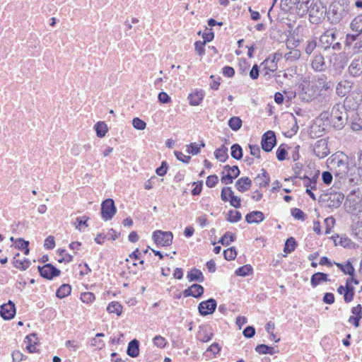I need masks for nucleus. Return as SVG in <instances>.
Returning a JSON list of instances; mask_svg holds the SVG:
<instances>
[{
	"label": "nucleus",
	"mask_w": 362,
	"mask_h": 362,
	"mask_svg": "<svg viewBox=\"0 0 362 362\" xmlns=\"http://www.w3.org/2000/svg\"><path fill=\"white\" fill-rule=\"evenodd\" d=\"M361 99H354L352 95H349L344 100V104L334 105L331 111V121L334 128L341 129L346 123L349 114L347 108L355 110L359 105Z\"/></svg>",
	"instance_id": "f257e3e1"
},
{
	"label": "nucleus",
	"mask_w": 362,
	"mask_h": 362,
	"mask_svg": "<svg viewBox=\"0 0 362 362\" xmlns=\"http://www.w3.org/2000/svg\"><path fill=\"white\" fill-rule=\"evenodd\" d=\"M349 0H334L329 5L327 12L328 21L332 24H337L349 15Z\"/></svg>",
	"instance_id": "f03ea898"
},
{
	"label": "nucleus",
	"mask_w": 362,
	"mask_h": 362,
	"mask_svg": "<svg viewBox=\"0 0 362 362\" xmlns=\"http://www.w3.org/2000/svg\"><path fill=\"white\" fill-rule=\"evenodd\" d=\"M336 40V34L331 30H327L321 35L319 47L325 51H327L330 48L334 51H339L341 48V45Z\"/></svg>",
	"instance_id": "7ed1b4c3"
},
{
	"label": "nucleus",
	"mask_w": 362,
	"mask_h": 362,
	"mask_svg": "<svg viewBox=\"0 0 362 362\" xmlns=\"http://www.w3.org/2000/svg\"><path fill=\"white\" fill-rule=\"evenodd\" d=\"M154 242L158 246H169L173 243V235L170 231L156 230L152 236Z\"/></svg>",
	"instance_id": "20e7f679"
},
{
	"label": "nucleus",
	"mask_w": 362,
	"mask_h": 362,
	"mask_svg": "<svg viewBox=\"0 0 362 362\" xmlns=\"http://www.w3.org/2000/svg\"><path fill=\"white\" fill-rule=\"evenodd\" d=\"M117 209L112 199H107L101 204V216L104 221H110L115 215Z\"/></svg>",
	"instance_id": "39448f33"
},
{
	"label": "nucleus",
	"mask_w": 362,
	"mask_h": 362,
	"mask_svg": "<svg viewBox=\"0 0 362 362\" xmlns=\"http://www.w3.org/2000/svg\"><path fill=\"white\" fill-rule=\"evenodd\" d=\"M221 198L223 202H230L231 206L235 209L240 207V199L234 195V193L230 187H225L221 189Z\"/></svg>",
	"instance_id": "423d86ee"
},
{
	"label": "nucleus",
	"mask_w": 362,
	"mask_h": 362,
	"mask_svg": "<svg viewBox=\"0 0 362 362\" xmlns=\"http://www.w3.org/2000/svg\"><path fill=\"white\" fill-rule=\"evenodd\" d=\"M276 142V139L274 132L268 131L262 136L261 146L264 151L269 152L275 146Z\"/></svg>",
	"instance_id": "0eeeda50"
},
{
	"label": "nucleus",
	"mask_w": 362,
	"mask_h": 362,
	"mask_svg": "<svg viewBox=\"0 0 362 362\" xmlns=\"http://www.w3.org/2000/svg\"><path fill=\"white\" fill-rule=\"evenodd\" d=\"M217 307V303L215 299L209 298L207 300L202 301L199 304V313L202 316L212 314Z\"/></svg>",
	"instance_id": "6e6552de"
},
{
	"label": "nucleus",
	"mask_w": 362,
	"mask_h": 362,
	"mask_svg": "<svg viewBox=\"0 0 362 362\" xmlns=\"http://www.w3.org/2000/svg\"><path fill=\"white\" fill-rule=\"evenodd\" d=\"M38 270L42 277L49 280L60 274V270L51 264H47L42 267L39 266Z\"/></svg>",
	"instance_id": "1a4fd4ad"
},
{
	"label": "nucleus",
	"mask_w": 362,
	"mask_h": 362,
	"mask_svg": "<svg viewBox=\"0 0 362 362\" xmlns=\"http://www.w3.org/2000/svg\"><path fill=\"white\" fill-rule=\"evenodd\" d=\"M277 56L278 54H275L272 57H268L264 59L261 64V66H263L262 71L265 76L269 75L270 73H273L277 69V60L279 59Z\"/></svg>",
	"instance_id": "9d476101"
},
{
	"label": "nucleus",
	"mask_w": 362,
	"mask_h": 362,
	"mask_svg": "<svg viewBox=\"0 0 362 362\" xmlns=\"http://www.w3.org/2000/svg\"><path fill=\"white\" fill-rule=\"evenodd\" d=\"M313 152L320 158L326 157L329 153L327 141L325 139L317 141L314 145Z\"/></svg>",
	"instance_id": "9b49d317"
},
{
	"label": "nucleus",
	"mask_w": 362,
	"mask_h": 362,
	"mask_svg": "<svg viewBox=\"0 0 362 362\" xmlns=\"http://www.w3.org/2000/svg\"><path fill=\"white\" fill-rule=\"evenodd\" d=\"M16 306L13 302L8 300L0 307V315L4 320H11L16 315Z\"/></svg>",
	"instance_id": "f8f14e48"
},
{
	"label": "nucleus",
	"mask_w": 362,
	"mask_h": 362,
	"mask_svg": "<svg viewBox=\"0 0 362 362\" xmlns=\"http://www.w3.org/2000/svg\"><path fill=\"white\" fill-rule=\"evenodd\" d=\"M311 67L315 71L322 72L328 68V64L322 54H316L311 62Z\"/></svg>",
	"instance_id": "ddd939ff"
},
{
	"label": "nucleus",
	"mask_w": 362,
	"mask_h": 362,
	"mask_svg": "<svg viewBox=\"0 0 362 362\" xmlns=\"http://www.w3.org/2000/svg\"><path fill=\"white\" fill-rule=\"evenodd\" d=\"M326 197H327L325 200L327 206L335 209L340 206L344 197V194L341 192L330 193L327 194Z\"/></svg>",
	"instance_id": "4468645a"
},
{
	"label": "nucleus",
	"mask_w": 362,
	"mask_h": 362,
	"mask_svg": "<svg viewBox=\"0 0 362 362\" xmlns=\"http://www.w3.org/2000/svg\"><path fill=\"white\" fill-rule=\"evenodd\" d=\"M349 72L354 77L362 74V56L354 58L351 61L349 66Z\"/></svg>",
	"instance_id": "2eb2a0df"
},
{
	"label": "nucleus",
	"mask_w": 362,
	"mask_h": 362,
	"mask_svg": "<svg viewBox=\"0 0 362 362\" xmlns=\"http://www.w3.org/2000/svg\"><path fill=\"white\" fill-rule=\"evenodd\" d=\"M221 174V182L225 185L231 184L233 179L239 176L240 170L237 165H234L231 167V170L228 171L227 174H224V171H223Z\"/></svg>",
	"instance_id": "dca6fc26"
},
{
	"label": "nucleus",
	"mask_w": 362,
	"mask_h": 362,
	"mask_svg": "<svg viewBox=\"0 0 362 362\" xmlns=\"http://www.w3.org/2000/svg\"><path fill=\"white\" fill-rule=\"evenodd\" d=\"M312 88H313V82L303 86L302 90L299 93V98L305 102L313 100L316 96L313 94Z\"/></svg>",
	"instance_id": "f3484780"
},
{
	"label": "nucleus",
	"mask_w": 362,
	"mask_h": 362,
	"mask_svg": "<svg viewBox=\"0 0 362 362\" xmlns=\"http://www.w3.org/2000/svg\"><path fill=\"white\" fill-rule=\"evenodd\" d=\"M352 83L347 80H343L338 83L336 87V93L340 97L345 96L351 90Z\"/></svg>",
	"instance_id": "a211bd4d"
},
{
	"label": "nucleus",
	"mask_w": 362,
	"mask_h": 362,
	"mask_svg": "<svg viewBox=\"0 0 362 362\" xmlns=\"http://www.w3.org/2000/svg\"><path fill=\"white\" fill-rule=\"evenodd\" d=\"M264 219V215L262 211H254L247 214L245 220L248 223H259Z\"/></svg>",
	"instance_id": "6ab92c4d"
},
{
	"label": "nucleus",
	"mask_w": 362,
	"mask_h": 362,
	"mask_svg": "<svg viewBox=\"0 0 362 362\" xmlns=\"http://www.w3.org/2000/svg\"><path fill=\"white\" fill-rule=\"evenodd\" d=\"M33 338L37 340V334L35 333L30 334L28 335L25 339V343H27L26 349L29 353H37L38 352V349L36 348L35 345L38 344L37 341H33Z\"/></svg>",
	"instance_id": "aec40b11"
},
{
	"label": "nucleus",
	"mask_w": 362,
	"mask_h": 362,
	"mask_svg": "<svg viewBox=\"0 0 362 362\" xmlns=\"http://www.w3.org/2000/svg\"><path fill=\"white\" fill-rule=\"evenodd\" d=\"M252 185V180L247 177H243L238 179L235 183V187L239 192H245L247 191Z\"/></svg>",
	"instance_id": "412c9836"
},
{
	"label": "nucleus",
	"mask_w": 362,
	"mask_h": 362,
	"mask_svg": "<svg viewBox=\"0 0 362 362\" xmlns=\"http://www.w3.org/2000/svg\"><path fill=\"white\" fill-rule=\"evenodd\" d=\"M332 59L335 60L333 63V68L334 70L335 74H339L344 70L346 66V62L344 60H340L339 62H337L339 59V54L333 53L332 54L331 58L329 59V64L332 62Z\"/></svg>",
	"instance_id": "4be33fe9"
},
{
	"label": "nucleus",
	"mask_w": 362,
	"mask_h": 362,
	"mask_svg": "<svg viewBox=\"0 0 362 362\" xmlns=\"http://www.w3.org/2000/svg\"><path fill=\"white\" fill-rule=\"evenodd\" d=\"M127 354L132 357L135 358L139 354V342L137 339L132 340L127 346Z\"/></svg>",
	"instance_id": "5701e85b"
},
{
	"label": "nucleus",
	"mask_w": 362,
	"mask_h": 362,
	"mask_svg": "<svg viewBox=\"0 0 362 362\" xmlns=\"http://www.w3.org/2000/svg\"><path fill=\"white\" fill-rule=\"evenodd\" d=\"M204 95V94L203 90H196L195 92L190 93L188 96L189 104L192 106L199 105L202 101Z\"/></svg>",
	"instance_id": "b1692460"
},
{
	"label": "nucleus",
	"mask_w": 362,
	"mask_h": 362,
	"mask_svg": "<svg viewBox=\"0 0 362 362\" xmlns=\"http://www.w3.org/2000/svg\"><path fill=\"white\" fill-rule=\"evenodd\" d=\"M20 254L18 253L15 255L13 260L14 267L21 270H25L30 264V262L26 259H19Z\"/></svg>",
	"instance_id": "393cba45"
},
{
	"label": "nucleus",
	"mask_w": 362,
	"mask_h": 362,
	"mask_svg": "<svg viewBox=\"0 0 362 362\" xmlns=\"http://www.w3.org/2000/svg\"><path fill=\"white\" fill-rule=\"evenodd\" d=\"M261 172L262 173L259 174L255 180L259 187H267L270 181L269 175L264 169H262Z\"/></svg>",
	"instance_id": "a878e982"
},
{
	"label": "nucleus",
	"mask_w": 362,
	"mask_h": 362,
	"mask_svg": "<svg viewBox=\"0 0 362 362\" xmlns=\"http://www.w3.org/2000/svg\"><path fill=\"white\" fill-rule=\"evenodd\" d=\"M327 281V274L322 272H317L311 276L310 284L315 288L320 284Z\"/></svg>",
	"instance_id": "bb28decb"
},
{
	"label": "nucleus",
	"mask_w": 362,
	"mask_h": 362,
	"mask_svg": "<svg viewBox=\"0 0 362 362\" xmlns=\"http://www.w3.org/2000/svg\"><path fill=\"white\" fill-rule=\"evenodd\" d=\"M309 16L312 23H317L322 16L323 11L320 10V7L314 5L309 10Z\"/></svg>",
	"instance_id": "cd10ccee"
},
{
	"label": "nucleus",
	"mask_w": 362,
	"mask_h": 362,
	"mask_svg": "<svg viewBox=\"0 0 362 362\" xmlns=\"http://www.w3.org/2000/svg\"><path fill=\"white\" fill-rule=\"evenodd\" d=\"M337 267L345 274H348L351 276H354L355 273V269L349 261H347L345 265L341 263H334Z\"/></svg>",
	"instance_id": "c85d7f7f"
},
{
	"label": "nucleus",
	"mask_w": 362,
	"mask_h": 362,
	"mask_svg": "<svg viewBox=\"0 0 362 362\" xmlns=\"http://www.w3.org/2000/svg\"><path fill=\"white\" fill-rule=\"evenodd\" d=\"M187 277L189 281H198L199 282H202L204 281L202 272L197 269H193L189 272Z\"/></svg>",
	"instance_id": "c756f323"
},
{
	"label": "nucleus",
	"mask_w": 362,
	"mask_h": 362,
	"mask_svg": "<svg viewBox=\"0 0 362 362\" xmlns=\"http://www.w3.org/2000/svg\"><path fill=\"white\" fill-rule=\"evenodd\" d=\"M214 156L221 162H225L228 158V148L222 145L221 148L215 151Z\"/></svg>",
	"instance_id": "7c9ffc66"
},
{
	"label": "nucleus",
	"mask_w": 362,
	"mask_h": 362,
	"mask_svg": "<svg viewBox=\"0 0 362 362\" xmlns=\"http://www.w3.org/2000/svg\"><path fill=\"white\" fill-rule=\"evenodd\" d=\"M97 136L103 138L107 132V124L104 122H98L94 126Z\"/></svg>",
	"instance_id": "2f4dec72"
},
{
	"label": "nucleus",
	"mask_w": 362,
	"mask_h": 362,
	"mask_svg": "<svg viewBox=\"0 0 362 362\" xmlns=\"http://www.w3.org/2000/svg\"><path fill=\"white\" fill-rule=\"evenodd\" d=\"M255 351L259 354L273 355L277 352L274 347L269 346L266 344H259L255 347Z\"/></svg>",
	"instance_id": "473e14b6"
},
{
	"label": "nucleus",
	"mask_w": 362,
	"mask_h": 362,
	"mask_svg": "<svg viewBox=\"0 0 362 362\" xmlns=\"http://www.w3.org/2000/svg\"><path fill=\"white\" fill-rule=\"evenodd\" d=\"M228 126L233 131L239 130L243 124L242 119L239 117H232L228 120Z\"/></svg>",
	"instance_id": "72a5a7b5"
},
{
	"label": "nucleus",
	"mask_w": 362,
	"mask_h": 362,
	"mask_svg": "<svg viewBox=\"0 0 362 362\" xmlns=\"http://www.w3.org/2000/svg\"><path fill=\"white\" fill-rule=\"evenodd\" d=\"M71 288L69 284L62 285L56 292V296L59 298H63L71 293Z\"/></svg>",
	"instance_id": "f704fd0d"
},
{
	"label": "nucleus",
	"mask_w": 362,
	"mask_h": 362,
	"mask_svg": "<svg viewBox=\"0 0 362 362\" xmlns=\"http://www.w3.org/2000/svg\"><path fill=\"white\" fill-rule=\"evenodd\" d=\"M107 310L110 313H115L117 315L119 316L122 312V306L119 303L114 301L108 305Z\"/></svg>",
	"instance_id": "c9c22d12"
},
{
	"label": "nucleus",
	"mask_w": 362,
	"mask_h": 362,
	"mask_svg": "<svg viewBox=\"0 0 362 362\" xmlns=\"http://www.w3.org/2000/svg\"><path fill=\"white\" fill-rule=\"evenodd\" d=\"M230 150L231 156L234 159L240 160L243 158V148L239 144H235L232 145Z\"/></svg>",
	"instance_id": "e433bc0d"
},
{
	"label": "nucleus",
	"mask_w": 362,
	"mask_h": 362,
	"mask_svg": "<svg viewBox=\"0 0 362 362\" xmlns=\"http://www.w3.org/2000/svg\"><path fill=\"white\" fill-rule=\"evenodd\" d=\"M297 246V243L293 237L288 238L284 245V252L291 253L293 252Z\"/></svg>",
	"instance_id": "4c0bfd02"
},
{
	"label": "nucleus",
	"mask_w": 362,
	"mask_h": 362,
	"mask_svg": "<svg viewBox=\"0 0 362 362\" xmlns=\"http://www.w3.org/2000/svg\"><path fill=\"white\" fill-rule=\"evenodd\" d=\"M242 218L240 212L236 210H230L226 220L230 223H237Z\"/></svg>",
	"instance_id": "58836bf2"
},
{
	"label": "nucleus",
	"mask_w": 362,
	"mask_h": 362,
	"mask_svg": "<svg viewBox=\"0 0 362 362\" xmlns=\"http://www.w3.org/2000/svg\"><path fill=\"white\" fill-rule=\"evenodd\" d=\"M235 240V235L230 233L226 232L219 240L218 243H221L223 245L228 246L230 242H233Z\"/></svg>",
	"instance_id": "ea45409f"
},
{
	"label": "nucleus",
	"mask_w": 362,
	"mask_h": 362,
	"mask_svg": "<svg viewBox=\"0 0 362 362\" xmlns=\"http://www.w3.org/2000/svg\"><path fill=\"white\" fill-rule=\"evenodd\" d=\"M349 113H351V117L352 118L351 127L354 131H359L362 129V118H358V119H354V110L350 111Z\"/></svg>",
	"instance_id": "a19ab883"
},
{
	"label": "nucleus",
	"mask_w": 362,
	"mask_h": 362,
	"mask_svg": "<svg viewBox=\"0 0 362 362\" xmlns=\"http://www.w3.org/2000/svg\"><path fill=\"white\" fill-rule=\"evenodd\" d=\"M252 271V268L250 264H245L239 267L235 270V274L240 276H246L249 275Z\"/></svg>",
	"instance_id": "79ce46f5"
},
{
	"label": "nucleus",
	"mask_w": 362,
	"mask_h": 362,
	"mask_svg": "<svg viewBox=\"0 0 362 362\" xmlns=\"http://www.w3.org/2000/svg\"><path fill=\"white\" fill-rule=\"evenodd\" d=\"M354 287L350 285H346V291L344 294V301L346 303L351 302L354 298Z\"/></svg>",
	"instance_id": "37998d69"
},
{
	"label": "nucleus",
	"mask_w": 362,
	"mask_h": 362,
	"mask_svg": "<svg viewBox=\"0 0 362 362\" xmlns=\"http://www.w3.org/2000/svg\"><path fill=\"white\" fill-rule=\"evenodd\" d=\"M300 57V52L298 49H293L284 56L285 59L288 61L293 62L298 59Z\"/></svg>",
	"instance_id": "c03bdc74"
},
{
	"label": "nucleus",
	"mask_w": 362,
	"mask_h": 362,
	"mask_svg": "<svg viewBox=\"0 0 362 362\" xmlns=\"http://www.w3.org/2000/svg\"><path fill=\"white\" fill-rule=\"evenodd\" d=\"M358 220L353 226V231L358 238L362 239V219L358 217Z\"/></svg>",
	"instance_id": "a18cd8bd"
},
{
	"label": "nucleus",
	"mask_w": 362,
	"mask_h": 362,
	"mask_svg": "<svg viewBox=\"0 0 362 362\" xmlns=\"http://www.w3.org/2000/svg\"><path fill=\"white\" fill-rule=\"evenodd\" d=\"M223 255L226 260H233L236 257L237 252L234 247H230L223 251Z\"/></svg>",
	"instance_id": "49530a36"
},
{
	"label": "nucleus",
	"mask_w": 362,
	"mask_h": 362,
	"mask_svg": "<svg viewBox=\"0 0 362 362\" xmlns=\"http://www.w3.org/2000/svg\"><path fill=\"white\" fill-rule=\"evenodd\" d=\"M132 124L133 127L138 130H144L146 127V122L139 117H135L133 119Z\"/></svg>",
	"instance_id": "de8ad7c7"
},
{
	"label": "nucleus",
	"mask_w": 362,
	"mask_h": 362,
	"mask_svg": "<svg viewBox=\"0 0 362 362\" xmlns=\"http://www.w3.org/2000/svg\"><path fill=\"white\" fill-rule=\"evenodd\" d=\"M317 47V42L315 40H308L306 42L305 51L306 54H311Z\"/></svg>",
	"instance_id": "09e8293b"
},
{
	"label": "nucleus",
	"mask_w": 362,
	"mask_h": 362,
	"mask_svg": "<svg viewBox=\"0 0 362 362\" xmlns=\"http://www.w3.org/2000/svg\"><path fill=\"white\" fill-rule=\"evenodd\" d=\"M192 293H194V298H199L203 295L204 288L199 284H194L192 285Z\"/></svg>",
	"instance_id": "8fccbe9b"
},
{
	"label": "nucleus",
	"mask_w": 362,
	"mask_h": 362,
	"mask_svg": "<svg viewBox=\"0 0 362 362\" xmlns=\"http://www.w3.org/2000/svg\"><path fill=\"white\" fill-rule=\"evenodd\" d=\"M291 215L298 220L304 221L305 218V213L300 210V209H293L291 210Z\"/></svg>",
	"instance_id": "3c124183"
},
{
	"label": "nucleus",
	"mask_w": 362,
	"mask_h": 362,
	"mask_svg": "<svg viewBox=\"0 0 362 362\" xmlns=\"http://www.w3.org/2000/svg\"><path fill=\"white\" fill-rule=\"evenodd\" d=\"M95 296L93 293L90 292H85L81 293V300L83 303H92L95 300Z\"/></svg>",
	"instance_id": "603ef678"
},
{
	"label": "nucleus",
	"mask_w": 362,
	"mask_h": 362,
	"mask_svg": "<svg viewBox=\"0 0 362 362\" xmlns=\"http://www.w3.org/2000/svg\"><path fill=\"white\" fill-rule=\"evenodd\" d=\"M286 155L287 151L284 145L282 144L278 148L276 151V158L279 160L282 161L285 160Z\"/></svg>",
	"instance_id": "864d4df0"
},
{
	"label": "nucleus",
	"mask_w": 362,
	"mask_h": 362,
	"mask_svg": "<svg viewBox=\"0 0 362 362\" xmlns=\"http://www.w3.org/2000/svg\"><path fill=\"white\" fill-rule=\"evenodd\" d=\"M205 45H206L205 42H201V41H197L194 43L195 50H196L197 53L198 54V55L202 56V55L204 54V53H205V49H204Z\"/></svg>",
	"instance_id": "5fc2aeb1"
},
{
	"label": "nucleus",
	"mask_w": 362,
	"mask_h": 362,
	"mask_svg": "<svg viewBox=\"0 0 362 362\" xmlns=\"http://www.w3.org/2000/svg\"><path fill=\"white\" fill-rule=\"evenodd\" d=\"M218 180V176L216 175H209L207 177L206 185L208 187H214L216 186Z\"/></svg>",
	"instance_id": "6e6d98bb"
},
{
	"label": "nucleus",
	"mask_w": 362,
	"mask_h": 362,
	"mask_svg": "<svg viewBox=\"0 0 362 362\" xmlns=\"http://www.w3.org/2000/svg\"><path fill=\"white\" fill-rule=\"evenodd\" d=\"M187 152L192 155H197L200 152V146L196 143H191L187 146Z\"/></svg>",
	"instance_id": "4d7b16f0"
},
{
	"label": "nucleus",
	"mask_w": 362,
	"mask_h": 362,
	"mask_svg": "<svg viewBox=\"0 0 362 362\" xmlns=\"http://www.w3.org/2000/svg\"><path fill=\"white\" fill-rule=\"evenodd\" d=\"M175 156L177 160L182 161L184 163H188L191 159L189 156H186L180 151H175Z\"/></svg>",
	"instance_id": "13d9d810"
},
{
	"label": "nucleus",
	"mask_w": 362,
	"mask_h": 362,
	"mask_svg": "<svg viewBox=\"0 0 362 362\" xmlns=\"http://www.w3.org/2000/svg\"><path fill=\"white\" fill-rule=\"evenodd\" d=\"M158 101L163 104H168L171 101L170 97L165 92H160L158 95Z\"/></svg>",
	"instance_id": "bf43d9fd"
},
{
	"label": "nucleus",
	"mask_w": 362,
	"mask_h": 362,
	"mask_svg": "<svg viewBox=\"0 0 362 362\" xmlns=\"http://www.w3.org/2000/svg\"><path fill=\"white\" fill-rule=\"evenodd\" d=\"M153 344L159 348H163V347H165L166 342H165V338L158 335V336H156L153 338Z\"/></svg>",
	"instance_id": "052dcab7"
},
{
	"label": "nucleus",
	"mask_w": 362,
	"mask_h": 362,
	"mask_svg": "<svg viewBox=\"0 0 362 362\" xmlns=\"http://www.w3.org/2000/svg\"><path fill=\"white\" fill-rule=\"evenodd\" d=\"M250 150V154L257 158H260V148L257 145H252L249 144L248 146Z\"/></svg>",
	"instance_id": "680f3d73"
},
{
	"label": "nucleus",
	"mask_w": 362,
	"mask_h": 362,
	"mask_svg": "<svg viewBox=\"0 0 362 362\" xmlns=\"http://www.w3.org/2000/svg\"><path fill=\"white\" fill-rule=\"evenodd\" d=\"M44 246L45 248H47L48 250L53 249L55 247V242H54V237L52 235L48 236L45 240Z\"/></svg>",
	"instance_id": "e2e57ef3"
},
{
	"label": "nucleus",
	"mask_w": 362,
	"mask_h": 362,
	"mask_svg": "<svg viewBox=\"0 0 362 362\" xmlns=\"http://www.w3.org/2000/svg\"><path fill=\"white\" fill-rule=\"evenodd\" d=\"M356 160L355 161V166L358 171L362 172V150L360 149L356 153Z\"/></svg>",
	"instance_id": "0e129e2a"
},
{
	"label": "nucleus",
	"mask_w": 362,
	"mask_h": 362,
	"mask_svg": "<svg viewBox=\"0 0 362 362\" xmlns=\"http://www.w3.org/2000/svg\"><path fill=\"white\" fill-rule=\"evenodd\" d=\"M222 72L225 76H227L229 78L233 77L235 74L234 69L229 66H224L222 69Z\"/></svg>",
	"instance_id": "69168bd1"
},
{
	"label": "nucleus",
	"mask_w": 362,
	"mask_h": 362,
	"mask_svg": "<svg viewBox=\"0 0 362 362\" xmlns=\"http://www.w3.org/2000/svg\"><path fill=\"white\" fill-rule=\"evenodd\" d=\"M24 355L20 351H14L12 353V358L13 362H21L24 358Z\"/></svg>",
	"instance_id": "338daca9"
},
{
	"label": "nucleus",
	"mask_w": 362,
	"mask_h": 362,
	"mask_svg": "<svg viewBox=\"0 0 362 362\" xmlns=\"http://www.w3.org/2000/svg\"><path fill=\"white\" fill-rule=\"evenodd\" d=\"M351 313L356 316L359 317L360 319L362 318V307L360 304L357 305L356 306L354 307L351 309Z\"/></svg>",
	"instance_id": "774afa93"
}]
</instances>
